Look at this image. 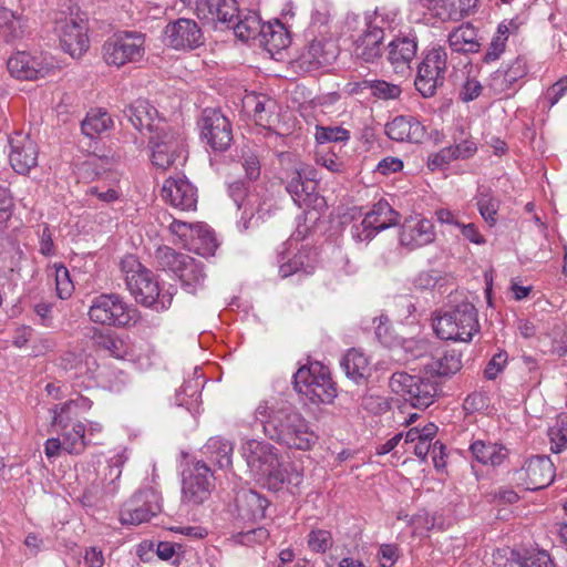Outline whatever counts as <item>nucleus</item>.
<instances>
[{"instance_id": "52", "label": "nucleus", "mask_w": 567, "mask_h": 567, "mask_svg": "<svg viewBox=\"0 0 567 567\" xmlns=\"http://www.w3.org/2000/svg\"><path fill=\"white\" fill-rule=\"evenodd\" d=\"M350 140V132L342 126H317L316 141L318 146L329 143H342Z\"/></svg>"}, {"instance_id": "33", "label": "nucleus", "mask_w": 567, "mask_h": 567, "mask_svg": "<svg viewBox=\"0 0 567 567\" xmlns=\"http://www.w3.org/2000/svg\"><path fill=\"white\" fill-rule=\"evenodd\" d=\"M462 368V355L458 351L445 350L437 352L430 362L424 364V371L431 377H447Z\"/></svg>"}, {"instance_id": "28", "label": "nucleus", "mask_w": 567, "mask_h": 567, "mask_svg": "<svg viewBox=\"0 0 567 567\" xmlns=\"http://www.w3.org/2000/svg\"><path fill=\"white\" fill-rule=\"evenodd\" d=\"M493 558L498 567H555L550 556L544 550L522 557L518 551L507 547L497 549Z\"/></svg>"}, {"instance_id": "22", "label": "nucleus", "mask_w": 567, "mask_h": 567, "mask_svg": "<svg viewBox=\"0 0 567 567\" xmlns=\"http://www.w3.org/2000/svg\"><path fill=\"white\" fill-rule=\"evenodd\" d=\"M87 25L83 20H65L60 27V45L64 52L79 59L89 49Z\"/></svg>"}, {"instance_id": "60", "label": "nucleus", "mask_w": 567, "mask_h": 567, "mask_svg": "<svg viewBox=\"0 0 567 567\" xmlns=\"http://www.w3.org/2000/svg\"><path fill=\"white\" fill-rule=\"evenodd\" d=\"M197 226L198 224H189L173 219V221L169 224V230L186 244L188 241H195V231Z\"/></svg>"}, {"instance_id": "41", "label": "nucleus", "mask_w": 567, "mask_h": 567, "mask_svg": "<svg viewBox=\"0 0 567 567\" xmlns=\"http://www.w3.org/2000/svg\"><path fill=\"white\" fill-rule=\"evenodd\" d=\"M477 209L484 221L493 227L498 221V209L501 200L489 188L480 189L475 196Z\"/></svg>"}, {"instance_id": "47", "label": "nucleus", "mask_w": 567, "mask_h": 567, "mask_svg": "<svg viewBox=\"0 0 567 567\" xmlns=\"http://www.w3.org/2000/svg\"><path fill=\"white\" fill-rule=\"evenodd\" d=\"M316 189L315 176L307 175L305 183L298 187L297 194H292L291 197L300 208H311L317 206L318 200H322Z\"/></svg>"}, {"instance_id": "6", "label": "nucleus", "mask_w": 567, "mask_h": 567, "mask_svg": "<svg viewBox=\"0 0 567 567\" xmlns=\"http://www.w3.org/2000/svg\"><path fill=\"white\" fill-rule=\"evenodd\" d=\"M389 386L393 393L420 410L427 409L434 402L439 390L435 380L404 371L394 372L389 380Z\"/></svg>"}, {"instance_id": "34", "label": "nucleus", "mask_w": 567, "mask_h": 567, "mask_svg": "<svg viewBox=\"0 0 567 567\" xmlns=\"http://www.w3.org/2000/svg\"><path fill=\"white\" fill-rule=\"evenodd\" d=\"M470 452L474 460L483 465L499 466L508 456V450L497 443L476 440L470 445Z\"/></svg>"}, {"instance_id": "26", "label": "nucleus", "mask_w": 567, "mask_h": 567, "mask_svg": "<svg viewBox=\"0 0 567 567\" xmlns=\"http://www.w3.org/2000/svg\"><path fill=\"white\" fill-rule=\"evenodd\" d=\"M196 4L199 19H207L226 28H230L231 23L238 19L239 8L236 0H205Z\"/></svg>"}, {"instance_id": "39", "label": "nucleus", "mask_w": 567, "mask_h": 567, "mask_svg": "<svg viewBox=\"0 0 567 567\" xmlns=\"http://www.w3.org/2000/svg\"><path fill=\"white\" fill-rule=\"evenodd\" d=\"M99 474H102L103 477H99L92 483L90 489L91 494L110 496L120 492V478L122 471L118 466L110 464L105 465Z\"/></svg>"}, {"instance_id": "19", "label": "nucleus", "mask_w": 567, "mask_h": 567, "mask_svg": "<svg viewBox=\"0 0 567 567\" xmlns=\"http://www.w3.org/2000/svg\"><path fill=\"white\" fill-rule=\"evenodd\" d=\"M152 163L161 169H167L175 164L183 152L182 142L166 130L150 137Z\"/></svg>"}, {"instance_id": "5", "label": "nucleus", "mask_w": 567, "mask_h": 567, "mask_svg": "<svg viewBox=\"0 0 567 567\" xmlns=\"http://www.w3.org/2000/svg\"><path fill=\"white\" fill-rule=\"evenodd\" d=\"M229 195L241 212L237 225L243 231L257 227L271 212V199L256 189H249L244 182L233 183Z\"/></svg>"}, {"instance_id": "62", "label": "nucleus", "mask_w": 567, "mask_h": 567, "mask_svg": "<svg viewBox=\"0 0 567 567\" xmlns=\"http://www.w3.org/2000/svg\"><path fill=\"white\" fill-rule=\"evenodd\" d=\"M456 159H466L472 157L476 151V143L470 138L456 140L454 138V144L450 145Z\"/></svg>"}, {"instance_id": "21", "label": "nucleus", "mask_w": 567, "mask_h": 567, "mask_svg": "<svg viewBox=\"0 0 567 567\" xmlns=\"http://www.w3.org/2000/svg\"><path fill=\"white\" fill-rule=\"evenodd\" d=\"M435 239L431 220L421 216L406 218L401 227L400 243L410 250L426 246Z\"/></svg>"}, {"instance_id": "17", "label": "nucleus", "mask_w": 567, "mask_h": 567, "mask_svg": "<svg viewBox=\"0 0 567 567\" xmlns=\"http://www.w3.org/2000/svg\"><path fill=\"white\" fill-rule=\"evenodd\" d=\"M9 161L11 167L18 174L24 175L38 164L37 143L22 132H14L9 136Z\"/></svg>"}, {"instance_id": "56", "label": "nucleus", "mask_w": 567, "mask_h": 567, "mask_svg": "<svg viewBox=\"0 0 567 567\" xmlns=\"http://www.w3.org/2000/svg\"><path fill=\"white\" fill-rule=\"evenodd\" d=\"M307 543L310 550L323 554L332 547L333 540L329 530L313 529L309 533Z\"/></svg>"}, {"instance_id": "29", "label": "nucleus", "mask_w": 567, "mask_h": 567, "mask_svg": "<svg viewBox=\"0 0 567 567\" xmlns=\"http://www.w3.org/2000/svg\"><path fill=\"white\" fill-rule=\"evenodd\" d=\"M478 0H430L429 10L442 22H457L474 12Z\"/></svg>"}, {"instance_id": "9", "label": "nucleus", "mask_w": 567, "mask_h": 567, "mask_svg": "<svg viewBox=\"0 0 567 567\" xmlns=\"http://www.w3.org/2000/svg\"><path fill=\"white\" fill-rule=\"evenodd\" d=\"M146 35L140 31L115 33L103 44V59L109 65L138 62L145 55Z\"/></svg>"}, {"instance_id": "4", "label": "nucleus", "mask_w": 567, "mask_h": 567, "mask_svg": "<svg viewBox=\"0 0 567 567\" xmlns=\"http://www.w3.org/2000/svg\"><path fill=\"white\" fill-rule=\"evenodd\" d=\"M293 385L313 404H330L337 396L329 368L318 361L299 368L293 375Z\"/></svg>"}, {"instance_id": "43", "label": "nucleus", "mask_w": 567, "mask_h": 567, "mask_svg": "<svg viewBox=\"0 0 567 567\" xmlns=\"http://www.w3.org/2000/svg\"><path fill=\"white\" fill-rule=\"evenodd\" d=\"M260 43H264L270 52L279 51L290 44V38L284 24L277 21L275 24L262 25Z\"/></svg>"}, {"instance_id": "7", "label": "nucleus", "mask_w": 567, "mask_h": 567, "mask_svg": "<svg viewBox=\"0 0 567 567\" xmlns=\"http://www.w3.org/2000/svg\"><path fill=\"white\" fill-rule=\"evenodd\" d=\"M133 262L136 265V269L131 274L127 272L126 285L136 302L156 311L168 309L173 301V295L159 289L151 270L144 268L136 260Z\"/></svg>"}, {"instance_id": "58", "label": "nucleus", "mask_w": 567, "mask_h": 567, "mask_svg": "<svg viewBox=\"0 0 567 567\" xmlns=\"http://www.w3.org/2000/svg\"><path fill=\"white\" fill-rule=\"evenodd\" d=\"M455 155L451 146L444 147L439 152L431 154L427 158V168L432 172L444 169L449 164L455 161Z\"/></svg>"}, {"instance_id": "54", "label": "nucleus", "mask_w": 567, "mask_h": 567, "mask_svg": "<svg viewBox=\"0 0 567 567\" xmlns=\"http://www.w3.org/2000/svg\"><path fill=\"white\" fill-rule=\"evenodd\" d=\"M402 94L400 85L384 80H372L371 95L379 100H396Z\"/></svg>"}, {"instance_id": "8", "label": "nucleus", "mask_w": 567, "mask_h": 567, "mask_svg": "<svg viewBox=\"0 0 567 567\" xmlns=\"http://www.w3.org/2000/svg\"><path fill=\"white\" fill-rule=\"evenodd\" d=\"M449 58L444 45L432 44L423 53L414 81L416 90L424 96L431 97L445 81Z\"/></svg>"}, {"instance_id": "1", "label": "nucleus", "mask_w": 567, "mask_h": 567, "mask_svg": "<svg viewBox=\"0 0 567 567\" xmlns=\"http://www.w3.org/2000/svg\"><path fill=\"white\" fill-rule=\"evenodd\" d=\"M255 417L268 439L288 449L310 451L318 442L309 421L289 403L262 401Z\"/></svg>"}, {"instance_id": "25", "label": "nucleus", "mask_w": 567, "mask_h": 567, "mask_svg": "<svg viewBox=\"0 0 567 567\" xmlns=\"http://www.w3.org/2000/svg\"><path fill=\"white\" fill-rule=\"evenodd\" d=\"M385 133L396 142L421 143L426 134V128L415 116L399 115L386 123Z\"/></svg>"}, {"instance_id": "18", "label": "nucleus", "mask_w": 567, "mask_h": 567, "mask_svg": "<svg viewBox=\"0 0 567 567\" xmlns=\"http://www.w3.org/2000/svg\"><path fill=\"white\" fill-rule=\"evenodd\" d=\"M7 68L12 76L27 81L43 79L53 70L41 54H31L25 51H19L10 56Z\"/></svg>"}, {"instance_id": "31", "label": "nucleus", "mask_w": 567, "mask_h": 567, "mask_svg": "<svg viewBox=\"0 0 567 567\" xmlns=\"http://www.w3.org/2000/svg\"><path fill=\"white\" fill-rule=\"evenodd\" d=\"M449 48L453 53L467 55L476 53L481 49L477 29L471 23H462L447 34Z\"/></svg>"}, {"instance_id": "13", "label": "nucleus", "mask_w": 567, "mask_h": 567, "mask_svg": "<svg viewBox=\"0 0 567 567\" xmlns=\"http://www.w3.org/2000/svg\"><path fill=\"white\" fill-rule=\"evenodd\" d=\"M417 50L419 39L414 31L398 34L386 47V60L394 73L401 76L411 74Z\"/></svg>"}, {"instance_id": "46", "label": "nucleus", "mask_w": 567, "mask_h": 567, "mask_svg": "<svg viewBox=\"0 0 567 567\" xmlns=\"http://www.w3.org/2000/svg\"><path fill=\"white\" fill-rule=\"evenodd\" d=\"M315 162L331 173H343L346 171V163L329 145L317 146Z\"/></svg>"}, {"instance_id": "61", "label": "nucleus", "mask_w": 567, "mask_h": 567, "mask_svg": "<svg viewBox=\"0 0 567 567\" xmlns=\"http://www.w3.org/2000/svg\"><path fill=\"white\" fill-rule=\"evenodd\" d=\"M307 175L316 176L315 171L311 167L301 166L293 169L288 176L286 182L287 192L292 195L297 194L298 187L305 183Z\"/></svg>"}, {"instance_id": "40", "label": "nucleus", "mask_w": 567, "mask_h": 567, "mask_svg": "<svg viewBox=\"0 0 567 567\" xmlns=\"http://www.w3.org/2000/svg\"><path fill=\"white\" fill-rule=\"evenodd\" d=\"M341 367L347 377L354 381L365 379L370 372L368 358L357 349H351L344 354Z\"/></svg>"}, {"instance_id": "63", "label": "nucleus", "mask_w": 567, "mask_h": 567, "mask_svg": "<svg viewBox=\"0 0 567 567\" xmlns=\"http://www.w3.org/2000/svg\"><path fill=\"white\" fill-rule=\"evenodd\" d=\"M400 556L399 547L393 544H383L378 550L381 567H392Z\"/></svg>"}, {"instance_id": "38", "label": "nucleus", "mask_w": 567, "mask_h": 567, "mask_svg": "<svg viewBox=\"0 0 567 567\" xmlns=\"http://www.w3.org/2000/svg\"><path fill=\"white\" fill-rule=\"evenodd\" d=\"M25 20L22 14L0 8V34L6 42L21 39L25 32Z\"/></svg>"}, {"instance_id": "45", "label": "nucleus", "mask_w": 567, "mask_h": 567, "mask_svg": "<svg viewBox=\"0 0 567 567\" xmlns=\"http://www.w3.org/2000/svg\"><path fill=\"white\" fill-rule=\"evenodd\" d=\"M188 256L189 255L178 252L168 246H162L156 249L154 258L161 269L176 275Z\"/></svg>"}, {"instance_id": "12", "label": "nucleus", "mask_w": 567, "mask_h": 567, "mask_svg": "<svg viewBox=\"0 0 567 567\" xmlns=\"http://www.w3.org/2000/svg\"><path fill=\"white\" fill-rule=\"evenodd\" d=\"M200 136L215 152L227 151L233 143L230 121L216 109H205L198 122Z\"/></svg>"}, {"instance_id": "36", "label": "nucleus", "mask_w": 567, "mask_h": 567, "mask_svg": "<svg viewBox=\"0 0 567 567\" xmlns=\"http://www.w3.org/2000/svg\"><path fill=\"white\" fill-rule=\"evenodd\" d=\"M85 425L80 421L73 423L70 427L56 431L64 443L63 451L74 455L82 454L86 446L91 444V441L85 435Z\"/></svg>"}, {"instance_id": "32", "label": "nucleus", "mask_w": 567, "mask_h": 567, "mask_svg": "<svg viewBox=\"0 0 567 567\" xmlns=\"http://www.w3.org/2000/svg\"><path fill=\"white\" fill-rule=\"evenodd\" d=\"M91 339L94 349L104 352L109 357L125 359L131 352L127 342L114 332H103L94 329Z\"/></svg>"}, {"instance_id": "59", "label": "nucleus", "mask_w": 567, "mask_h": 567, "mask_svg": "<svg viewBox=\"0 0 567 567\" xmlns=\"http://www.w3.org/2000/svg\"><path fill=\"white\" fill-rule=\"evenodd\" d=\"M361 406L370 413L381 414L390 409V402L382 395L365 393L361 398Z\"/></svg>"}, {"instance_id": "30", "label": "nucleus", "mask_w": 567, "mask_h": 567, "mask_svg": "<svg viewBox=\"0 0 567 567\" xmlns=\"http://www.w3.org/2000/svg\"><path fill=\"white\" fill-rule=\"evenodd\" d=\"M338 56V47L331 40H312L301 54V64L308 70L331 64Z\"/></svg>"}, {"instance_id": "15", "label": "nucleus", "mask_w": 567, "mask_h": 567, "mask_svg": "<svg viewBox=\"0 0 567 567\" xmlns=\"http://www.w3.org/2000/svg\"><path fill=\"white\" fill-rule=\"evenodd\" d=\"M165 43L176 50H194L204 44V33L196 21L181 18L165 27Z\"/></svg>"}, {"instance_id": "50", "label": "nucleus", "mask_w": 567, "mask_h": 567, "mask_svg": "<svg viewBox=\"0 0 567 567\" xmlns=\"http://www.w3.org/2000/svg\"><path fill=\"white\" fill-rule=\"evenodd\" d=\"M200 384L198 380H188L183 383L179 391L176 393V403L185 406L188 411H193L198 406L200 399Z\"/></svg>"}, {"instance_id": "23", "label": "nucleus", "mask_w": 567, "mask_h": 567, "mask_svg": "<svg viewBox=\"0 0 567 567\" xmlns=\"http://www.w3.org/2000/svg\"><path fill=\"white\" fill-rule=\"evenodd\" d=\"M525 488L536 492L548 486L554 476L555 467L550 458L546 455H535L529 457L524 466Z\"/></svg>"}, {"instance_id": "11", "label": "nucleus", "mask_w": 567, "mask_h": 567, "mask_svg": "<svg viewBox=\"0 0 567 567\" xmlns=\"http://www.w3.org/2000/svg\"><path fill=\"white\" fill-rule=\"evenodd\" d=\"M279 275L287 278L299 271L312 272L318 261L317 250L296 239H289L278 250Z\"/></svg>"}, {"instance_id": "35", "label": "nucleus", "mask_w": 567, "mask_h": 567, "mask_svg": "<svg viewBox=\"0 0 567 567\" xmlns=\"http://www.w3.org/2000/svg\"><path fill=\"white\" fill-rule=\"evenodd\" d=\"M175 276L178 277L183 289L188 293H196L204 288L206 274L202 261L188 256Z\"/></svg>"}, {"instance_id": "10", "label": "nucleus", "mask_w": 567, "mask_h": 567, "mask_svg": "<svg viewBox=\"0 0 567 567\" xmlns=\"http://www.w3.org/2000/svg\"><path fill=\"white\" fill-rule=\"evenodd\" d=\"M131 309L117 293H101L92 299L89 318L102 326L125 327L133 320Z\"/></svg>"}, {"instance_id": "44", "label": "nucleus", "mask_w": 567, "mask_h": 567, "mask_svg": "<svg viewBox=\"0 0 567 567\" xmlns=\"http://www.w3.org/2000/svg\"><path fill=\"white\" fill-rule=\"evenodd\" d=\"M113 122L106 111L91 110L85 118L82 121V132L86 136L93 138L101 133L107 131L112 126Z\"/></svg>"}, {"instance_id": "48", "label": "nucleus", "mask_w": 567, "mask_h": 567, "mask_svg": "<svg viewBox=\"0 0 567 567\" xmlns=\"http://www.w3.org/2000/svg\"><path fill=\"white\" fill-rule=\"evenodd\" d=\"M94 198L104 204H110L120 198V192L117 188L106 186L104 183H96L86 188L84 198L85 205L87 207H96Z\"/></svg>"}, {"instance_id": "64", "label": "nucleus", "mask_w": 567, "mask_h": 567, "mask_svg": "<svg viewBox=\"0 0 567 567\" xmlns=\"http://www.w3.org/2000/svg\"><path fill=\"white\" fill-rule=\"evenodd\" d=\"M506 362V352L499 351L498 353L494 354L484 370L485 378L488 380H494L498 375V373L503 371Z\"/></svg>"}, {"instance_id": "2", "label": "nucleus", "mask_w": 567, "mask_h": 567, "mask_svg": "<svg viewBox=\"0 0 567 567\" xmlns=\"http://www.w3.org/2000/svg\"><path fill=\"white\" fill-rule=\"evenodd\" d=\"M243 456L252 478L270 492H279L285 483L278 449L266 441L248 440L241 446Z\"/></svg>"}, {"instance_id": "14", "label": "nucleus", "mask_w": 567, "mask_h": 567, "mask_svg": "<svg viewBox=\"0 0 567 567\" xmlns=\"http://www.w3.org/2000/svg\"><path fill=\"white\" fill-rule=\"evenodd\" d=\"M398 213L385 200H379L359 225L352 227V236L359 241L372 239L379 231L396 224Z\"/></svg>"}, {"instance_id": "49", "label": "nucleus", "mask_w": 567, "mask_h": 567, "mask_svg": "<svg viewBox=\"0 0 567 567\" xmlns=\"http://www.w3.org/2000/svg\"><path fill=\"white\" fill-rule=\"evenodd\" d=\"M247 105L252 104L254 118L257 125L262 127L271 126L272 109L275 103L264 96H251L247 99Z\"/></svg>"}, {"instance_id": "24", "label": "nucleus", "mask_w": 567, "mask_h": 567, "mask_svg": "<svg viewBox=\"0 0 567 567\" xmlns=\"http://www.w3.org/2000/svg\"><path fill=\"white\" fill-rule=\"evenodd\" d=\"M384 31L377 23V19L370 21L363 33L355 40L353 53L355 58L364 62H374L382 55V41Z\"/></svg>"}, {"instance_id": "37", "label": "nucleus", "mask_w": 567, "mask_h": 567, "mask_svg": "<svg viewBox=\"0 0 567 567\" xmlns=\"http://www.w3.org/2000/svg\"><path fill=\"white\" fill-rule=\"evenodd\" d=\"M208 460L219 468H229L233 464L234 444L220 436L210 437L204 446Z\"/></svg>"}, {"instance_id": "20", "label": "nucleus", "mask_w": 567, "mask_h": 567, "mask_svg": "<svg viewBox=\"0 0 567 567\" xmlns=\"http://www.w3.org/2000/svg\"><path fill=\"white\" fill-rule=\"evenodd\" d=\"M162 197L181 210H194L197 206V190L184 177H169L162 187Z\"/></svg>"}, {"instance_id": "3", "label": "nucleus", "mask_w": 567, "mask_h": 567, "mask_svg": "<svg viewBox=\"0 0 567 567\" xmlns=\"http://www.w3.org/2000/svg\"><path fill=\"white\" fill-rule=\"evenodd\" d=\"M433 329L442 340L468 342L478 332L477 310L470 301H462L439 312Z\"/></svg>"}, {"instance_id": "51", "label": "nucleus", "mask_w": 567, "mask_h": 567, "mask_svg": "<svg viewBox=\"0 0 567 567\" xmlns=\"http://www.w3.org/2000/svg\"><path fill=\"white\" fill-rule=\"evenodd\" d=\"M190 243L197 252L203 256L214 255L218 246L214 233L203 224H198L195 231V241Z\"/></svg>"}, {"instance_id": "27", "label": "nucleus", "mask_w": 567, "mask_h": 567, "mask_svg": "<svg viewBox=\"0 0 567 567\" xmlns=\"http://www.w3.org/2000/svg\"><path fill=\"white\" fill-rule=\"evenodd\" d=\"M215 488V477L205 462L198 461L194 467L184 472L182 491L184 496L212 494Z\"/></svg>"}, {"instance_id": "16", "label": "nucleus", "mask_w": 567, "mask_h": 567, "mask_svg": "<svg viewBox=\"0 0 567 567\" xmlns=\"http://www.w3.org/2000/svg\"><path fill=\"white\" fill-rule=\"evenodd\" d=\"M124 116L143 135H152L164 132L167 124L164 118L158 116L157 110L147 101L137 99L124 109Z\"/></svg>"}, {"instance_id": "57", "label": "nucleus", "mask_w": 567, "mask_h": 567, "mask_svg": "<svg viewBox=\"0 0 567 567\" xmlns=\"http://www.w3.org/2000/svg\"><path fill=\"white\" fill-rule=\"evenodd\" d=\"M52 426L55 432L72 426L73 421L78 417L74 410H68L65 403L55 405L52 410Z\"/></svg>"}, {"instance_id": "55", "label": "nucleus", "mask_w": 567, "mask_h": 567, "mask_svg": "<svg viewBox=\"0 0 567 567\" xmlns=\"http://www.w3.org/2000/svg\"><path fill=\"white\" fill-rule=\"evenodd\" d=\"M55 290L58 297L63 300L70 298L74 290L69 270L62 264L55 265Z\"/></svg>"}, {"instance_id": "53", "label": "nucleus", "mask_w": 567, "mask_h": 567, "mask_svg": "<svg viewBox=\"0 0 567 567\" xmlns=\"http://www.w3.org/2000/svg\"><path fill=\"white\" fill-rule=\"evenodd\" d=\"M153 515L154 513L145 505H128L120 512V522L123 525H138L150 520Z\"/></svg>"}, {"instance_id": "42", "label": "nucleus", "mask_w": 567, "mask_h": 567, "mask_svg": "<svg viewBox=\"0 0 567 567\" xmlns=\"http://www.w3.org/2000/svg\"><path fill=\"white\" fill-rule=\"evenodd\" d=\"M262 25L255 12L241 16L238 11V19L231 23L230 28L234 30L236 38L241 41H248L261 35Z\"/></svg>"}]
</instances>
